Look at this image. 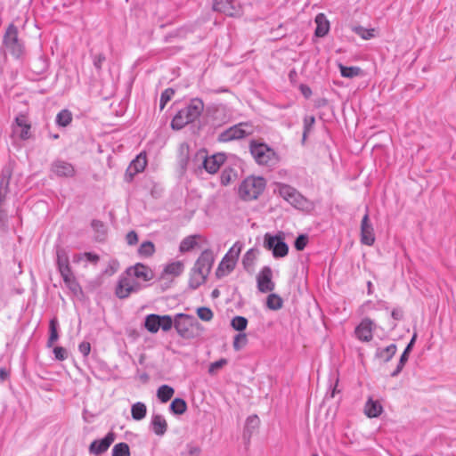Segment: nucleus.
I'll use <instances>...</instances> for the list:
<instances>
[{
    "label": "nucleus",
    "instance_id": "f257e3e1",
    "mask_svg": "<svg viewBox=\"0 0 456 456\" xmlns=\"http://www.w3.org/2000/svg\"><path fill=\"white\" fill-rule=\"evenodd\" d=\"M204 110V103L199 98L191 99L190 103L180 110L174 117L171 126L174 129L179 130L195 121L202 113Z\"/></svg>",
    "mask_w": 456,
    "mask_h": 456
},
{
    "label": "nucleus",
    "instance_id": "f03ea898",
    "mask_svg": "<svg viewBox=\"0 0 456 456\" xmlns=\"http://www.w3.org/2000/svg\"><path fill=\"white\" fill-rule=\"evenodd\" d=\"M225 155L224 153H216L212 156H208L205 151H199L192 159V169L197 170L203 167L209 174H216L221 165L225 161Z\"/></svg>",
    "mask_w": 456,
    "mask_h": 456
},
{
    "label": "nucleus",
    "instance_id": "7ed1b4c3",
    "mask_svg": "<svg viewBox=\"0 0 456 456\" xmlns=\"http://www.w3.org/2000/svg\"><path fill=\"white\" fill-rule=\"evenodd\" d=\"M276 191L281 197L297 209L309 211L313 208V203L305 198L297 189L289 184L277 183Z\"/></svg>",
    "mask_w": 456,
    "mask_h": 456
},
{
    "label": "nucleus",
    "instance_id": "20e7f679",
    "mask_svg": "<svg viewBox=\"0 0 456 456\" xmlns=\"http://www.w3.org/2000/svg\"><path fill=\"white\" fill-rule=\"evenodd\" d=\"M265 188V181L262 177L248 176L239 187V195L243 200H252L258 198Z\"/></svg>",
    "mask_w": 456,
    "mask_h": 456
},
{
    "label": "nucleus",
    "instance_id": "39448f33",
    "mask_svg": "<svg viewBox=\"0 0 456 456\" xmlns=\"http://www.w3.org/2000/svg\"><path fill=\"white\" fill-rule=\"evenodd\" d=\"M18 34V28L10 24L3 38L5 50L16 59L21 58L25 53L24 44Z\"/></svg>",
    "mask_w": 456,
    "mask_h": 456
},
{
    "label": "nucleus",
    "instance_id": "423d86ee",
    "mask_svg": "<svg viewBox=\"0 0 456 456\" xmlns=\"http://www.w3.org/2000/svg\"><path fill=\"white\" fill-rule=\"evenodd\" d=\"M144 288L141 281H136L133 276L128 274L126 270L124 273L119 276L118 284L116 286L115 294L120 299L128 297L133 293H137Z\"/></svg>",
    "mask_w": 456,
    "mask_h": 456
},
{
    "label": "nucleus",
    "instance_id": "0eeeda50",
    "mask_svg": "<svg viewBox=\"0 0 456 456\" xmlns=\"http://www.w3.org/2000/svg\"><path fill=\"white\" fill-rule=\"evenodd\" d=\"M250 152L259 165L273 166L278 162V157L274 151L265 143L252 142Z\"/></svg>",
    "mask_w": 456,
    "mask_h": 456
},
{
    "label": "nucleus",
    "instance_id": "6e6552de",
    "mask_svg": "<svg viewBox=\"0 0 456 456\" xmlns=\"http://www.w3.org/2000/svg\"><path fill=\"white\" fill-rule=\"evenodd\" d=\"M199 322L193 316L185 314H178L174 319V327L177 333L183 338H191L194 337L193 328H198Z\"/></svg>",
    "mask_w": 456,
    "mask_h": 456
},
{
    "label": "nucleus",
    "instance_id": "1a4fd4ad",
    "mask_svg": "<svg viewBox=\"0 0 456 456\" xmlns=\"http://www.w3.org/2000/svg\"><path fill=\"white\" fill-rule=\"evenodd\" d=\"M252 133L253 126L250 124L240 123L222 132L218 136V140L223 142H230L244 138Z\"/></svg>",
    "mask_w": 456,
    "mask_h": 456
},
{
    "label": "nucleus",
    "instance_id": "9d476101",
    "mask_svg": "<svg viewBox=\"0 0 456 456\" xmlns=\"http://www.w3.org/2000/svg\"><path fill=\"white\" fill-rule=\"evenodd\" d=\"M264 246L272 250L273 256L276 258L284 257L288 255L289 247L280 236H273L269 233L265 235Z\"/></svg>",
    "mask_w": 456,
    "mask_h": 456
},
{
    "label": "nucleus",
    "instance_id": "9b49d317",
    "mask_svg": "<svg viewBox=\"0 0 456 456\" xmlns=\"http://www.w3.org/2000/svg\"><path fill=\"white\" fill-rule=\"evenodd\" d=\"M213 9L231 17H238L242 13L241 6L236 0H215Z\"/></svg>",
    "mask_w": 456,
    "mask_h": 456
},
{
    "label": "nucleus",
    "instance_id": "f8f14e48",
    "mask_svg": "<svg viewBox=\"0 0 456 456\" xmlns=\"http://www.w3.org/2000/svg\"><path fill=\"white\" fill-rule=\"evenodd\" d=\"M31 125L24 114H19L12 126V134L21 140H28L31 137Z\"/></svg>",
    "mask_w": 456,
    "mask_h": 456
},
{
    "label": "nucleus",
    "instance_id": "ddd939ff",
    "mask_svg": "<svg viewBox=\"0 0 456 456\" xmlns=\"http://www.w3.org/2000/svg\"><path fill=\"white\" fill-rule=\"evenodd\" d=\"M273 271L269 266H264L256 276L257 289L262 293L271 292L275 284L272 280Z\"/></svg>",
    "mask_w": 456,
    "mask_h": 456
},
{
    "label": "nucleus",
    "instance_id": "4468645a",
    "mask_svg": "<svg viewBox=\"0 0 456 456\" xmlns=\"http://www.w3.org/2000/svg\"><path fill=\"white\" fill-rule=\"evenodd\" d=\"M126 270L130 276H133L136 281H141L142 284L150 281L154 278L153 271L141 263H137L134 265L128 267Z\"/></svg>",
    "mask_w": 456,
    "mask_h": 456
},
{
    "label": "nucleus",
    "instance_id": "2eb2a0df",
    "mask_svg": "<svg viewBox=\"0 0 456 456\" xmlns=\"http://www.w3.org/2000/svg\"><path fill=\"white\" fill-rule=\"evenodd\" d=\"M361 241L367 246H371L375 241L374 230L372 224L370 223L368 213H366L362 219Z\"/></svg>",
    "mask_w": 456,
    "mask_h": 456
},
{
    "label": "nucleus",
    "instance_id": "dca6fc26",
    "mask_svg": "<svg viewBox=\"0 0 456 456\" xmlns=\"http://www.w3.org/2000/svg\"><path fill=\"white\" fill-rule=\"evenodd\" d=\"M114 440V433L109 432L104 438L93 441L89 446V452L95 455L102 454L109 449Z\"/></svg>",
    "mask_w": 456,
    "mask_h": 456
},
{
    "label": "nucleus",
    "instance_id": "f3484780",
    "mask_svg": "<svg viewBox=\"0 0 456 456\" xmlns=\"http://www.w3.org/2000/svg\"><path fill=\"white\" fill-rule=\"evenodd\" d=\"M56 265L61 277L72 273L68 251L63 248L56 249Z\"/></svg>",
    "mask_w": 456,
    "mask_h": 456
},
{
    "label": "nucleus",
    "instance_id": "a211bd4d",
    "mask_svg": "<svg viewBox=\"0 0 456 456\" xmlns=\"http://www.w3.org/2000/svg\"><path fill=\"white\" fill-rule=\"evenodd\" d=\"M209 272L203 269L202 266L198 265V263L195 262L194 266L192 267L190 273L189 285L191 289H197L202 283L205 282Z\"/></svg>",
    "mask_w": 456,
    "mask_h": 456
},
{
    "label": "nucleus",
    "instance_id": "6ab92c4d",
    "mask_svg": "<svg viewBox=\"0 0 456 456\" xmlns=\"http://www.w3.org/2000/svg\"><path fill=\"white\" fill-rule=\"evenodd\" d=\"M209 272L203 269L202 266L198 265V263L195 262L194 266L192 267L190 273L189 285L191 289H197L202 283L205 282Z\"/></svg>",
    "mask_w": 456,
    "mask_h": 456
},
{
    "label": "nucleus",
    "instance_id": "aec40b11",
    "mask_svg": "<svg viewBox=\"0 0 456 456\" xmlns=\"http://www.w3.org/2000/svg\"><path fill=\"white\" fill-rule=\"evenodd\" d=\"M51 170L60 177H72L75 175V168L72 164L60 159L53 162Z\"/></svg>",
    "mask_w": 456,
    "mask_h": 456
},
{
    "label": "nucleus",
    "instance_id": "412c9836",
    "mask_svg": "<svg viewBox=\"0 0 456 456\" xmlns=\"http://www.w3.org/2000/svg\"><path fill=\"white\" fill-rule=\"evenodd\" d=\"M372 327L373 322L371 320L365 318L361 323L355 328V335L358 339L369 342L372 339Z\"/></svg>",
    "mask_w": 456,
    "mask_h": 456
},
{
    "label": "nucleus",
    "instance_id": "4be33fe9",
    "mask_svg": "<svg viewBox=\"0 0 456 456\" xmlns=\"http://www.w3.org/2000/svg\"><path fill=\"white\" fill-rule=\"evenodd\" d=\"M147 165L146 154L140 153L137 157L130 163L126 169V175L131 179L136 174L142 172Z\"/></svg>",
    "mask_w": 456,
    "mask_h": 456
},
{
    "label": "nucleus",
    "instance_id": "5701e85b",
    "mask_svg": "<svg viewBox=\"0 0 456 456\" xmlns=\"http://www.w3.org/2000/svg\"><path fill=\"white\" fill-rule=\"evenodd\" d=\"M178 164L183 170L186 169L188 167L192 168V159L190 160L189 145L186 143H182L179 146Z\"/></svg>",
    "mask_w": 456,
    "mask_h": 456
},
{
    "label": "nucleus",
    "instance_id": "b1692460",
    "mask_svg": "<svg viewBox=\"0 0 456 456\" xmlns=\"http://www.w3.org/2000/svg\"><path fill=\"white\" fill-rule=\"evenodd\" d=\"M151 428L153 432L157 436H163L167 429V423L163 416L156 414L152 416L151 422Z\"/></svg>",
    "mask_w": 456,
    "mask_h": 456
},
{
    "label": "nucleus",
    "instance_id": "393cba45",
    "mask_svg": "<svg viewBox=\"0 0 456 456\" xmlns=\"http://www.w3.org/2000/svg\"><path fill=\"white\" fill-rule=\"evenodd\" d=\"M382 405L379 401L369 398L364 406V413L369 418H376L382 412Z\"/></svg>",
    "mask_w": 456,
    "mask_h": 456
},
{
    "label": "nucleus",
    "instance_id": "a878e982",
    "mask_svg": "<svg viewBox=\"0 0 456 456\" xmlns=\"http://www.w3.org/2000/svg\"><path fill=\"white\" fill-rule=\"evenodd\" d=\"M184 270V265L182 261L172 262L166 265L161 274V279H164L167 275L179 276Z\"/></svg>",
    "mask_w": 456,
    "mask_h": 456
},
{
    "label": "nucleus",
    "instance_id": "bb28decb",
    "mask_svg": "<svg viewBox=\"0 0 456 456\" xmlns=\"http://www.w3.org/2000/svg\"><path fill=\"white\" fill-rule=\"evenodd\" d=\"M316 29L315 35L319 37H324L330 29V23L323 13H319L315 17Z\"/></svg>",
    "mask_w": 456,
    "mask_h": 456
},
{
    "label": "nucleus",
    "instance_id": "cd10ccee",
    "mask_svg": "<svg viewBox=\"0 0 456 456\" xmlns=\"http://www.w3.org/2000/svg\"><path fill=\"white\" fill-rule=\"evenodd\" d=\"M214 260L215 257L212 250L206 249L200 254L196 262L198 263V265L202 266L203 269L210 273Z\"/></svg>",
    "mask_w": 456,
    "mask_h": 456
},
{
    "label": "nucleus",
    "instance_id": "c85d7f7f",
    "mask_svg": "<svg viewBox=\"0 0 456 456\" xmlns=\"http://www.w3.org/2000/svg\"><path fill=\"white\" fill-rule=\"evenodd\" d=\"M256 256L257 250L255 248L248 249L243 256L242 265L248 273H252L254 271Z\"/></svg>",
    "mask_w": 456,
    "mask_h": 456
},
{
    "label": "nucleus",
    "instance_id": "c756f323",
    "mask_svg": "<svg viewBox=\"0 0 456 456\" xmlns=\"http://www.w3.org/2000/svg\"><path fill=\"white\" fill-rule=\"evenodd\" d=\"M236 263L231 259L223 257L216 270V276L218 278L224 277L230 273L235 268Z\"/></svg>",
    "mask_w": 456,
    "mask_h": 456
},
{
    "label": "nucleus",
    "instance_id": "7c9ffc66",
    "mask_svg": "<svg viewBox=\"0 0 456 456\" xmlns=\"http://www.w3.org/2000/svg\"><path fill=\"white\" fill-rule=\"evenodd\" d=\"M160 315L158 314H149L145 318V328L150 331L151 333H157L159 330V320Z\"/></svg>",
    "mask_w": 456,
    "mask_h": 456
},
{
    "label": "nucleus",
    "instance_id": "2f4dec72",
    "mask_svg": "<svg viewBox=\"0 0 456 456\" xmlns=\"http://www.w3.org/2000/svg\"><path fill=\"white\" fill-rule=\"evenodd\" d=\"M147 412L146 405L143 403L138 402L132 405L131 414L134 419L141 420L145 418Z\"/></svg>",
    "mask_w": 456,
    "mask_h": 456
},
{
    "label": "nucleus",
    "instance_id": "473e14b6",
    "mask_svg": "<svg viewBox=\"0 0 456 456\" xmlns=\"http://www.w3.org/2000/svg\"><path fill=\"white\" fill-rule=\"evenodd\" d=\"M175 390L167 385H162L158 388L157 396L162 403H167L174 395Z\"/></svg>",
    "mask_w": 456,
    "mask_h": 456
},
{
    "label": "nucleus",
    "instance_id": "72a5a7b5",
    "mask_svg": "<svg viewBox=\"0 0 456 456\" xmlns=\"http://www.w3.org/2000/svg\"><path fill=\"white\" fill-rule=\"evenodd\" d=\"M63 279V281L65 285L74 293L77 294L81 291V287L78 284V282L76 280V277L74 276L73 273L69 274H66L61 277Z\"/></svg>",
    "mask_w": 456,
    "mask_h": 456
},
{
    "label": "nucleus",
    "instance_id": "f704fd0d",
    "mask_svg": "<svg viewBox=\"0 0 456 456\" xmlns=\"http://www.w3.org/2000/svg\"><path fill=\"white\" fill-rule=\"evenodd\" d=\"M283 301L281 297L277 294H270L266 299V306L270 310H279L282 307Z\"/></svg>",
    "mask_w": 456,
    "mask_h": 456
},
{
    "label": "nucleus",
    "instance_id": "c9c22d12",
    "mask_svg": "<svg viewBox=\"0 0 456 456\" xmlns=\"http://www.w3.org/2000/svg\"><path fill=\"white\" fill-rule=\"evenodd\" d=\"M341 76L344 77L353 78L362 73V69L359 67H346L342 64L338 65Z\"/></svg>",
    "mask_w": 456,
    "mask_h": 456
},
{
    "label": "nucleus",
    "instance_id": "e433bc0d",
    "mask_svg": "<svg viewBox=\"0 0 456 456\" xmlns=\"http://www.w3.org/2000/svg\"><path fill=\"white\" fill-rule=\"evenodd\" d=\"M72 120V114L68 110H62L56 116V123L60 126H67Z\"/></svg>",
    "mask_w": 456,
    "mask_h": 456
},
{
    "label": "nucleus",
    "instance_id": "4c0bfd02",
    "mask_svg": "<svg viewBox=\"0 0 456 456\" xmlns=\"http://www.w3.org/2000/svg\"><path fill=\"white\" fill-rule=\"evenodd\" d=\"M170 410L173 413L181 415L187 410V404L183 399L175 398L170 404Z\"/></svg>",
    "mask_w": 456,
    "mask_h": 456
},
{
    "label": "nucleus",
    "instance_id": "58836bf2",
    "mask_svg": "<svg viewBox=\"0 0 456 456\" xmlns=\"http://www.w3.org/2000/svg\"><path fill=\"white\" fill-rule=\"evenodd\" d=\"M396 346L394 344L387 346L383 349H379L377 353L378 357L383 359L385 362H388L395 354Z\"/></svg>",
    "mask_w": 456,
    "mask_h": 456
},
{
    "label": "nucleus",
    "instance_id": "ea45409f",
    "mask_svg": "<svg viewBox=\"0 0 456 456\" xmlns=\"http://www.w3.org/2000/svg\"><path fill=\"white\" fill-rule=\"evenodd\" d=\"M197 245L196 236H188L184 238L179 246V250L182 253L188 252Z\"/></svg>",
    "mask_w": 456,
    "mask_h": 456
},
{
    "label": "nucleus",
    "instance_id": "a19ab883",
    "mask_svg": "<svg viewBox=\"0 0 456 456\" xmlns=\"http://www.w3.org/2000/svg\"><path fill=\"white\" fill-rule=\"evenodd\" d=\"M415 338H416V335L413 336V338H411V342L408 344L407 347L405 348L404 352L403 353V354L401 355L400 357V361H399V363L397 365V368L396 370L392 372V376L395 377L403 369L405 362L407 361L408 357H407V354H408V352L410 351L411 349V346H412L414 340H415Z\"/></svg>",
    "mask_w": 456,
    "mask_h": 456
},
{
    "label": "nucleus",
    "instance_id": "79ce46f5",
    "mask_svg": "<svg viewBox=\"0 0 456 456\" xmlns=\"http://www.w3.org/2000/svg\"><path fill=\"white\" fill-rule=\"evenodd\" d=\"M57 325H58V322H57L56 319H52L50 321V325H49L50 336H49V338L47 341L48 347H52L53 343L55 341H57V339L59 338L58 331H57Z\"/></svg>",
    "mask_w": 456,
    "mask_h": 456
},
{
    "label": "nucleus",
    "instance_id": "37998d69",
    "mask_svg": "<svg viewBox=\"0 0 456 456\" xmlns=\"http://www.w3.org/2000/svg\"><path fill=\"white\" fill-rule=\"evenodd\" d=\"M242 249V244L240 242H235L233 246L229 249L224 257L231 259L237 263L239 256Z\"/></svg>",
    "mask_w": 456,
    "mask_h": 456
},
{
    "label": "nucleus",
    "instance_id": "c03bdc74",
    "mask_svg": "<svg viewBox=\"0 0 456 456\" xmlns=\"http://www.w3.org/2000/svg\"><path fill=\"white\" fill-rule=\"evenodd\" d=\"M154 252V244L150 240L142 242L138 248L139 255L145 257L152 256Z\"/></svg>",
    "mask_w": 456,
    "mask_h": 456
},
{
    "label": "nucleus",
    "instance_id": "a18cd8bd",
    "mask_svg": "<svg viewBox=\"0 0 456 456\" xmlns=\"http://www.w3.org/2000/svg\"><path fill=\"white\" fill-rule=\"evenodd\" d=\"M112 456H130L129 445L126 443H118L112 449Z\"/></svg>",
    "mask_w": 456,
    "mask_h": 456
},
{
    "label": "nucleus",
    "instance_id": "49530a36",
    "mask_svg": "<svg viewBox=\"0 0 456 456\" xmlns=\"http://www.w3.org/2000/svg\"><path fill=\"white\" fill-rule=\"evenodd\" d=\"M259 424L260 419L256 415L248 417L246 419L245 432L251 435V433L258 428Z\"/></svg>",
    "mask_w": 456,
    "mask_h": 456
},
{
    "label": "nucleus",
    "instance_id": "de8ad7c7",
    "mask_svg": "<svg viewBox=\"0 0 456 456\" xmlns=\"http://www.w3.org/2000/svg\"><path fill=\"white\" fill-rule=\"evenodd\" d=\"M353 30L364 40H369L375 37L374 28H365L363 27L358 26L354 27Z\"/></svg>",
    "mask_w": 456,
    "mask_h": 456
},
{
    "label": "nucleus",
    "instance_id": "09e8293b",
    "mask_svg": "<svg viewBox=\"0 0 456 456\" xmlns=\"http://www.w3.org/2000/svg\"><path fill=\"white\" fill-rule=\"evenodd\" d=\"M248 325V320L243 316H235L232 319L231 326L238 331L242 332Z\"/></svg>",
    "mask_w": 456,
    "mask_h": 456
},
{
    "label": "nucleus",
    "instance_id": "8fccbe9b",
    "mask_svg": "<svg viewBox=\"0 0 456 456\" xmlns=\"http://www.w3.org/2000/svg\"><path fill=\"white\" fill-rule=\"evenodd\" d=\"M248 343V338L247 335L243 332H240L237 334L233 338V348L236 351H240L241 348H243Z\"/></svg>",
    "mask_w": 456,
    "mask_h": 456
},
{
    "label": "nucleus",
    "instance_id": "3c124183",
    "mask_svg": "<svg viewBox=\"0 0 456 456\" xmlns=\"http://www.w3.org/2000/svg\"><path fill=\"white\" fill-rule=\"evenodd\" d=\"M197 315L200 320L204 322L211 321L214 316L212 310L206 306L199 307L197 309Z\"/></svg>",
    "mask_w": 456,
    "mask_h": 456
},
{
    "label": "nucleus",
    "instance_id": "603ef678",
    "mask_svg": "<svg viewBox=\"0 0 456 456\" xmlns=\"http://www.w3.org/2000/svg\"><path fill=\"white\" fill-rule=\"evenodd\" d=\"M159 329L168 331L174 326V320L170 315H160Z\"/></svg>",
    "mask_w": 456,
    "mask_h": 456
},
{
    "label": "nucleus",
    "instance_id": "864d4df0",
    "mask_svg": "<svg viewBox=\"0 0 456 456\" xmlns=\"http://www.w3.org/2000/svg\"><path fill=\"white\" fill-rule=\"evenodd\" d=\"M174 94H175V91L172 88H167L161 94L160 103H159L161 110L164 109L166 104L171 100Z\"/></svg>",
    "mask_w": 456,
    "mask_h": 456
},
{
    "label": "nucleus",
    "instance_id": "5fc2aeb1",
    "mask_svg": "<svg viewBox=\"0 0 456 456\" xmlns=\"http://www.w3.org/2000/svg\"><path fill=\"white\" fill-rule=\"evenodd\" d=\"M227 363L226 359H220L218 361H216L212 362L208 367V372L211 375H214L216 373V371L223 368Z\"/></svg>",
    "mask_w": 456,
    "mask_h": 456
},
{
    "label": "nucleus",
    "instance_id": "6e6d98bb",
    "mask_svg": "<svg viewBox=\"0 0 456 456\" xmlns=\"http://www.w3.org/2000/svg\"><path fill=\"white\" fill-rule=\"evenodd\" d=\"M314 121H315V119H314V117H313V116H309V117H305V119H304L303 140H305L306 134L311 130L313 125L314 124Z\"/></svg>",
    "mask_w": 456,
    "mask_h": 456
},
{
    "label": "nucleus",
    "instance_id": "4d7b16f0",
    "mask_svg": "<svg viewBox=\"0 0 456 456\" xmlns=\"http://www.w3.org/2000/svg\"><path fill=\"white\" fill-rule=\"evenodd\" d=\"M308 242L307 235L301 234L295 240V248L297 250H303Z\"/></svg>",
    "mask_w": 456,
    "mask_h": 456
},
{
    "label": "nucleus",
    "instance_id": "13d9d810",
    "mask_svg": "<svg viewBox=\"0 0 456 456\" xmlns=\"http://www.w3.org/2000/svg\"><path fill=\"white\" fill-rule=\"evenodd\" d=\"M53 354L57 360L63 361L67 359L68 353L67 350L61 346H56L53 348Z\"/></svg>",
    "mask_w": 456,
    "mask_h": 456
},
{
    "label": "nucleus",
    "instance_id": "bf43d9fd",
    "mask_svg": "<svg viewBox=\"0 0 456 456\" xmlns=\"http://www.w3.org/2000/svg\"><path fill=\"white\" fill-rule=\"evenodd\" d=\"M126 242L128 245H134L138 242L137 233L134 231L129 232L126 234Z\"/></svg>",
    "mask_w": 456,
    "mask_h": 456
},
{
    "label": "nucleus",
    "instance_id": "052dcab7",
    "mask_svg": "<svg viewBox=\"0 0 456 456\" xmlns=\"http://www.w3.org/2000/svg\"><path fill=\"white\" fill-rule=\"evenodd\" d=\"M79 352L84 355L87 356L91 351V346L88 342H82L78 346Z\"/></svg>",
    "mask_w": 456,
    "mask_h": 456
},
{
    "label": "nucleus",
    "instance_id": "680f3d73",
    "mask_svg": "<svg viewBox=\"0 0 456 456\" xmlns=\"http://www.w3.org/2000/svg\"><path fill=\"white\" fill-rule=\"evenodd\" d=\"M105 61V56L102 53L96 54L94 57V65L96 69H100L103 61Z\"/></svg>",
    "mask_w": 456,
    "mask_h": 456
},
{
    "label": "nucleus",
    "instance_id": "e2e57ef3",
    "mask_svg": "<svg viewBox=\"0 0 456 456\" xmlns=\"http://www.w3.org/2000/svg\"><path fill=\"white\" fill-rule=\"evenodd\" d=\"M201 452V450L197 445L189 444L188 445V453L191 456H199Z\"/></svg>",
    "mask_w": 456,
    "mask_h": 456
},
{
    "label": "nucleus",
    "instance_id": "0e129e2a",
    "mask_svg": "<svg viewBox=\"0 0 456 456\" xmlns=\"http://www.w3.org/2000/svg\"><path fill=\"white\" fill-rule=\"evenodd\" d=\"M85 259H86L88 262H91L93 264H97L100 257L98 255L91 252H86Z\"/></svg>",
    "mask_w": 456,
    "mask_h": 456
},
{
    "label": "nucleus",
    "instance_id": "69168bd1",
    "mask_svg": "<svg viewBox=\"0 0 456 456\" xmlns=\"http://www.w3.org/2000/svg\"><path fill=\"white\" fill-rule=\"evenodd\" d=\"M231 182V176H230V174L227 173L226 170H224L223 173H222V175H221V183L222 184L224 185H227L228 183H230Z\"/></svg>",
    "mask_w": 456,
    "mask_h": 456
},
{
    "label": "nucleus",
    "instance_id": "338daca9",
    "mask_svg": "<svg viewBox=\"0 0 456 456\" xmlns=\"http://www.w3.org/2000/svg\"><path fill=\"white\" fill-rule=\"evenodd\" d=\"M300 89H301L302 94H303L306 98H308V97L312 94V91H311V89H310L308 86H306L302 85V86H300Z\"/></svg>",
    "mask_w": 456,
    "mask_h": 456
},
{
    "label": "nucleus",
    "instance_id": "774afa93",
    "mask_svg": "<svg viewBox=\"0 0 456 456\" xmlns=\"http://www.w3.org/2000/svg\"><path fill=\"white\" fill-rule=\"evenodd\" d=\"M85 256H86V253L76 254L73 256V262L74 263H79V262H81L82 260L85 259Z\"/></svg>",
    "mask_w": 456,
    "mask_h": 456
}]
</instances>
